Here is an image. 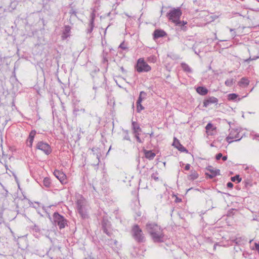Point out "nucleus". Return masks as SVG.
<instances>
[{
    "instance_id": "obj_7",
    "label": "nucleus",
    "mask_w": 259,
    "mask_h": 259,
    "mask_svg": "<svg viewBox=\"0 0 259 259\" xmlns=\"http://www.w3.org/2000/svg\"><path fill=\"white\" fill-rule=\"evenodd\" d=\"M53 218L54 222L58 226L60 229L65 227L67 225V221L63 216L58 212H55L53 214Z\"/></svg>"
},
{
    "instance_id": "obj_14",
    "label": "nucleus",
    "mask_w": 259,
    "mask_h": 259,
    "mask_svg": "<svg viewBox=\"0 0 259 259\" xmlns=\"http://www.w3.org/2000/svg\"><path fill=\"white\" fill-rule=\"evenodd\" d=\"M71 27L69 25H65L62 32L61 37L64 40L70 35Z\"/></svg>"
},
{
    "instance_id": "obj_50",
    "label": "nucleus",
    "mask_w": 259,
    "mask_h": 259,
    "mask_svg": "<svg viewBox=\"0 0 259 259\" xmlns=\"http://www.w3.org/2000/svg\"><path fill=\"white\" fill-rule=\"evenodd\" d=\"M105 226H106V227L108 228V222H105Z\"/></svg>"
},
{
    "instance_id": "obj_58",
    "label": "nucleus",
    "mask_w": 259,
    "mask_h": 259,
    "mask_svg": "<svg viewBox=\"0 0 259 259\" xmlns=\"http://www.w3.org/2000/svg\"><path fill=\"white\" fill-rule=\"evenodd\" d=\"M142 98L143 99V100L144 99V95H142Z\"/></svg>"
},
{
    "instance_id": "obj_34",
    "label": "nucleus",
    "mask_w": 259,
    "mask_h": 259,
    "mask_svg": "<svg viewBox=\"0 0 259 259\" xmlns=\"http://www.w3.org/2000/svg\"><path fill=\"white\" fill-rule=\"evenodd\" d=\"M245 170H246L248 173H252L254 171V168L252 166H246L245 168Z\"/></svg>"
},
{
    "instance_id": "obj_59",
    "label": "nucleus",
    "mask_w": 259,
    "mask_h": 259,
    "mask_svg": "<svg viewBox=\"0 0 259 259\" xmlns=\"http://www.w3.org/2000/svg\"><path fill=\"white\" fill-rule=\"evenodd\" d=\"M253 88L252 89H251L250 92H251L253 90Z\"/></svg>"
},
{
    "instance_id": "obj_55",
    "label": "nucleus",
    "mask_w": 259,
    "mask_h": 259,
    "mask_svg": "<svg viewBox=\"0 0 259 259\" xmlns=\"http://www.w3.org/2000/svg\"><path fill=\"white\" fill-rule=\"evenodd\" d=\"M215 39H218V38H217V37L216 36V34H215Z\"/></svg>"
},
{
    "instance_id": "obj_15",
    "label": "nucleus",
    "mask_w": 259,
    "mask_h": 259,
    "mask_svg": "<svg viewBox=\"0 0 259 259\" xmlns=\"http://www.w3.org/2000/svg\"><path fill=\"white\" fill-rule=\"evenodd\" d=\"M154 39L163 37L166 35V32L161 29H156L153 34Z\"/></svg>"
},
{
    "instance_id": "obj_20",
    "label": "nucleus",
    "mask_w": 259,
    "mask_h": 259,
    "mask_svg": "<svg viewBox=\"0 0 259 259\" xmlns=\"http://www.w3.org/2000/svg\"><path fill=\"white\" fill-rule=\"evenodd\" d=\"M145 156L149 160H152L155 156V154L152 151H144Z\"/></svg>"
},
{
    "instance_id": "obj_33",
    "label": "nucleus",
    "mask_w": 259,
    "mask_h": 259,
    "mask_svg": "<svg viewBox=\"0 0 259 259\" xmlns=\"http://www.w3.org/2000/svg\"><path fill=\"white\" fill-rule=\"evenodd\" d=\"M147 61L150 63H155L156 61V57L155 56L152 55L147 58Z\"/></svg>"
},
{
    "instance_id": "obj_45",
    "label": "nucleus",
    "mask_w": 259,
    "mask_h": 259,
    "mask_svg": "<svg viewBox=\"0 0 259 259\" xmlns=\"http://www.w3.org/2000/svg\"><path fill=\"white\" fill-rule=\"evenodd\" d=\"M254 249L256 250H258V251L259 250V244L258 243H255Z\"/></svg>"
},
{
    "instance_id": "obj_54",
    "label": "nucleus",
    "mask_w": 259,
    "mask_h": 259,
    "mask_svg": "<svg viewBox=\"0 0 259 259\" xmlns=\"http://www.w3.org/2000/svg\"><path fill=\"white\" fill-rule=\"evenodd\" d=\"M230 31H231V32H232V31H234V30H233V29H230Z\"/></svg>"
},
{
    "instance_id": "obj_1",
    "label": "nucleus",
    "mask_w": 259,
    "mask_h": 259,
    "mask_svg": "<svg viewBox=\"0 0 259 259\" xmlns=\"http://www.w3.org/2000/svg\"><path fill=\"white\" fill-rule=\"evenodd\" d=\"M146 229L154 242H163L166 240V237L162 229L158 225L155 223H148L146 225Z\"/></svg>"
},
{
    "instance_id": "obj_40",
    "label": "nucleus",
    "mask_w": 259,
    "mask_h": 259,
    "mask_svg": "<svg viewBox=\"0 0 259 259\" xmlns=\"http://www.w3.org/2000/svg\"><path fill=\"white\" fill-rule=\"evenodd\" d=\"M119 48H121L122 50H126L127 49L126 45L124 44V42H122L119 46Z\"/></svg>"
},
{
    "instance_id": "obj_4",
    "label": "nucleus",
    "mask_w": 259,
    "mask_h": 259,
    "mask_svg": "<svg viewBox=\"0 0 259 259\" xmlns=\"http://www.w3.org/2000/svg\"><path fill=\"white\" fill-rule=\"evenodd\" d=\"M182 14V12L180 8H172L167 13L166 16L168 20L174 23L180 24L179 20Z\"/></svg>"
},
{
    "instance_id": "obj_2",
    "label": "nucleus",
    "mask_w": 259,
    "mask_h": 259,
    "mask_svg": "<svg viewBox=\"0 0 259 259\" xmlns=\"http://www.w3.org/2000/svg\"><path fill=\"white\" fill-rule=\"evenodd\" d=\"M242 128L240 127H231L229 129V134L227 137L226 141L229 144L233 142L239 141L244 136V134L241 133Z\"/></svg>"
},
{
    "instance_id": "obj_9",
    "label": "nucleus",
    "mask_w": 259,
    "mask_h": 259,
    "mask_svg": "<svg viewBox=\"0 0 259 259\" xmlns=\"http://www.w3.org/2000/svg\"><path fill=\"white\" fill-rule=\"evenodd\" d=\"M206 170L210 172H206L205 175H207L210 179H212L217 176L220 175V170L219 169H214L212 166H208L206 167Z\"/></svg>"
},
{
    "instance_id": "obj_60",
    "label": "nucleus",
    "mask_w": 259,
    "mask_h": 259,
    "mask_svg": "<svg viewBox=\"0 0 259 259\" xmlns=\"http://www.w3.org/2000/svg\"><path fill=\"white\" fill-rule=\"evenodd\" d=\"M116 242H117V241H115L114 243H116Z\"/></svg>"
},
{
    "instance_id": "obj_28",
    "label": "nucleus",
    "mask_w": 259,
    "mask_h": 259,
    "mask_svg": "<svg viewBox=\"0 0 259 259\" xmlns=\"http://www.w3.org/2000/svg\"><path fill=\"white\" fill-rule=\"evenodd\" d=\"M105 221H103L102 223V227L103 232L105 233H106L108 236H110L111 233L109 231H108V228H107V227H106V226H105Z\"/></svg>"
},
{
    "instance_id": "obj_31",
    "label": "nucleus",
    "mask_w": 259,
    "mask_h": 259,
    "mask_svg": "<svg viewBox=\"0 0 259 259\" xmlns=\"http://www.w3.org/2000/svg\"><path fill=\"white\" fill-rule=\"evenodd\" d=\"M234 82V79H227L225 82V84L227 87H232Z\"/></svg>"
},
{
    "instance_id": "obj_32",
    "label": "nucleus",
    "mask_w": 259,
    "mask_h": 259,
    "mask_svg": "<svg viewBox=\"0 0 259 259\" xmlns=\"http://www.w3.org/2000/svg\"><path fill=\"white\" fill-rule=\"evenodd\" d=\"M231 180L232 182L237 181V183H239L241 181V178L240 177L239 175H237L234 177L231 178Z\"/></svg>"
},
{
    "instance_id": "obj_3",
    "label": "nucleus",
    "mask_w": 259,
    "mask_h": 259,
    "mask_svg": "<svg viewBox=\"0 0 259 259\" xmlns=\"http://www.w3.org/2000/svg\"><path fill=\"white\" fill-rule=\"evenodd\" d=\"M131 234L133 238L139 243H142L145 241V237L142 230L138 225L133 226L131 230Z\"/></svg>"
},
{
    "instance_id": "obj_53",
    "label": "nucleus",
    "mask_w": 259,
    "mask_h": 259,
    "mask_svg": "<svg viewBox=\"0 0 259 259\" xmlns=\"http://www.w3.org/2000/svg\"><path fill=\"white\" fill-rule=\"evenodd\" d=\"M255 138L259 137V135H258V134L255 135Z\"/></svg>"
},
{
    "instance_id": "obj_46",
    "label": "nucleus",
    "mask_w": 259,
    "mask_h": 259,
    "mask_svg": "<svg viewBox=\"0 0 259 259\" xmlns=\"http://www.w3.org/2000/svg\"><path fill=\"white\" fill-rule=\"evenodd\" d=\"M222 158L223 161H226L227 160L228 157L227 155L223 156Z\"/></svg>"
},
{
    "instance_id": "obj_10",
    "label": "nucleus",
    "mask_w": 259,
    "mask_h": 259,
    "mask_svg": "<svg viewBox=\"0 0 259 259\" xmlns=\"http://www.w3.org/2000/svg\"><path fill=\"white\" fill-rule=\"evenodd\" d=\"M36 132L35 130H32L29 134V136L26 140V145L31 148L32 147L33 142L34 141V137L36 135Z\"/></svg>"
},
{
    "instance_id": "obj_19",
    "label": "nucleus",
    "mask_w": 259,
    "mask_h": 259,
    "mask_svg": "<svg viewBox=\"0 0 259 259\" xmlns=\"http://www.w3.org/2000/svg\"><path fill=\"white\" fill-rule=\"evenodd\" d=\"M174 145L181 152H188V150L186 149L185 147H184L182 145H181L180 142L178 141L177 142L174 143Z\"/></svg>"
},
{
    "instance_id": "obj_25",
    "label": "nucleus",
    "mask_w": 259,
    "mask_h": 259,
    "mask_svg": "<svg viewBox=\"0 0 259 259\" xmlns=\"http://www.w3.org/2000/svg\"><path fill=\"white\" fill-rule=\"evenodd\" d=\"M142 95H144V99L146 98V97L147 96V93L144 91H141L140 93L139 96L138 97V100L137 101V103L140 104L142 103L143 99L142 98Z\"/></svg>"
},
{
    "instance_id": "obj_29",
    "label": "nucleus",
    "mask_w": 259,
    "mask_h": 259,
    "mask_svg": "<svg viewBox=\"0 0 259 259\" xmlns=\"http://www.w3.org/2000/svg\"><path fill=\"white\" fill-rule=\"evenodd\" d=\"M258 58L259 56H254L253 57H250L249 58H247L246 59H243L242 61V63H249L250 61L256 60Z\"/></svg>"
},
{
    "instance_id": "obj_48",
    "label": "nucleus",
    "mask_w": 259,
    "mask_h": 259,
    "mask_svg": "<svg viewBox=\"0 0 259 259\" xmlns=\"http://www.w3.org/2000/svg\"><path fill=\"white\" fill-rule=\"evenodd\" d=\"M180 201H181V199H179L178 198H177L176 202H180Z\"/></svg>"
},
{
    "instance_id": "obj_35",
    "label": "nucleus",
    "mask_w": 259,
    "mask_h": 259,
    "mask_svg": "<svg viewBox=\"0 0 259 259\" xmlns=\"http://www.w3.org/2000/svg\"><path fill=\"white\" fill-rule=\"evenodd\" d=\"M144 109V107L142 106L141 103L140 104L137 103V111L140 113L142 110Z\"/></svg>"
},
{
    "instance_id": "obj_12",
    "label": "nucleus",
    "mask_w": 259,
    "mask_h": 259,
    "mask_svg": "<svg viewBox=\"0 0 259 259\" xmlns=\"http://www.w3.org/2000/svg\"><path fill=\"white\" fill-rule=\"evenodd\" d=\"M54 175L61 183H65L66 176L63 172L55 170L54 171Z\"/></svg>"
},
{
    "instance_id": "obj_5",
    "label": "nucleus",
    "mask_w": 259,
    "mask_h": 259,
    "mask_svg": "<svg viewBox=\"0 0 259 259\" xmlns=\"http://www.w3.org/2000/svg\"><path fill=\"white\" fill-rule=\"evenodd\" d=\"M87 201L82 197H81L76 201L77 211L82 218H85L87 217Z\"/></svg>"
},
{
    "instance_id": "obj_47",
    "label": "nucleus",
    "mask_w": 259,
    "mask_h": 259,
    "mask_svg": "<svg viewBox=\"0 0 259 259\" xmlns=\"http://www.w3.org/2000/svg\"><path fill=\"white\" fill-rule=\"evenodd\" d=\"M217 245H218V243H215V244H214V245H213V249H214V250H215L216 249V247H217Z\"/></svg>"
},
{
    "instance_id": "obj_41",
    "label": "nucleus",
    "mask_w": 259,
    "mask_h": 259,
    "mask_svg": "<svg viewBox=\"0 0 259 259\" xmlns=\"http://www.w3.org/2000/svg\"><path fill=\"white\" fill-rule=\"evenodd\" d=\"M234 250H235V251H236V252H238V251H240V252L241 253V254H242V255H244V253H242L241 249V248L239 247V246H237L234 247Z\"/></svg>"
},
{
    "instance_id": "obj_11",
    "label": "nucleus",
    "mask_w": 259,
    "mask_h": 259,
    "mask_svg": "<svg viewBox=\"0 0 259 259\" xmlns=\"http://www.w3.org/2000/svg\"><path fill=\"white\" fill-rule=\"evenodd\" d=\"M218 99L214 97H209L203 101V107H207L209 105L211 104H218Z\"/></svg>"
},
{
    "instance_id": "obj_13",
    "label": "nucleus",
    "mask_w": 259,
    "mask_h": 259,
    "mask_svg": "<svg viewBox=\"0 0 259 259\" xmlns=\"http://www.w3.org/2000/svg\"><path fill=\"white\" fill-rule=\"evenodd\" d=\"M85 112V110L84 108H80L79 106H77L76 104H74L73 114L76 117L79 116L81 113H84Z\"/></svg>"
},
{
    "instance_id": "obj_18",
    "label": "nucleus",
    "mask_w": 259,
    "mask_h": 259,
    "mask_svg": "<svg viewBox=\"0 0 259 259\" xmlns=\"http://www.w3.org/2000/svg\"><path fill=\"white\" fill-rule=\"evenodd\" d=\"M249 84V80L247 78L242 77L238 82L240 87H246Z\"/></svg>"
},
{
    "instance_id": "obj_6",
    "label": "nucleus",
    "mask_w": 259,
    "mask_h": 259,
    "mask_svg": "<svg viewBox=\"0 0 259 259\" xmlns=\"http://www.w3.org/2000/svg\"><path fill=\"white\" fill-rule=\"evenodd\" d=\"M135 68L137 72H147L151 70V67L145 62L143 58L138 60Z\"/></svg>"
},
{
    "instance_id": "obj_42",
    "label": "nucleus",
    "mask_w": 259,
    "mask_h": 259,
    "mask_svg": "<svg viewBox=\"0 0 259 259\" xmlns=\"http://www.w3.org/2000/svg\"><path fill=\"white\" fill-rule=\"evenodd\" d=\"M223 156V155L222 153H220L216 155L215 158L217 160H220Z\"/></svg>"
},
{
    "instance_id": "obj_38",
    "label": "nucleus",
    "mask_w": 259,
    "mask_h": 259,
    "mask_svg": "<svg viewBox=\"0 0 259 259\" xmlns=\"http://www.w3.org/2000/svg\"><path fill=\"white\" fill-rule=\"evenodd\" d=\"M124 132H125V135L123 138V140L130 141V137L128 135L127 131H124Z\"/></svg>"
},
{
    "instance_id": "obj_23",
    "label": "nucleus",
    "mask_w": 259,
    "mask_h": 259,
    "mask_svg": "<svg viewBox=\"0 0 259 259\" xmlns=\"http://www.w3.org/2000/svg\"><path fill=\"white\" fill-rule=\"evenodd\" d=\"M238 95L235 93H231L228 95V100L229 101H236Z\"/></svg>"
},
{
    "instance_id": "obj_26",
    "label": "nucleus",
    "mask_w": 259,
    "mask_h": 259,
    "mask_svg": "<svg viewBox=\"0 0 259 259\" xmlns=\"http://www.w3.org/2000/svg\"><path fill=\"white\" fill-rule=\"evenodd\" d=\"M51 180L49 178L46 177V178H44V179L43 180V185L46 187H47V188L50 187L51 186Z\"/></svg>"
},
{
    "instance_id": "obj_21",
    "label": "nucleus",
    "mask_w": 259,
    "mask_h": 259,
    "mask_svg": "<svg viewBox=\"0 0 259 259\" xmlns=\"http://www.w3.org/2000/svg\"><path fill=\"white\" fill-rule=\"evenodd\" d=\"M181 67L183 70L188 73H191L192 72V70L191 67L186 63L184 62H182L181 64Z\"/></svg>"
},
{
    "instance_id": "obj_44",
    "label": "nucleus",
    "mask_w": 259,
    "mask_h": 259,
    "mask_svg": "<svg viewBox=\"0 0 259 259\" xmlns=\"http://www.w3.org/2000/svg\"><path fill=\"white\" fill-rule=\"evenodd\" d=\"M190 166H191V165H190V164H187L186 165L185 167V169L186 170H189V169H190Z\"/></svg>"
},
{
    "instance_id": "obj_43",
    "label": "nucleus",
    "mask_w": 259,
    "mask_h": 259,
    "mask_svg": "<svg viewBox=\"0 0 259 259\" xmlns=\"http://www.w3.org/2000/svg\"><path fill=\"white\" fill-rule=\"evenodd\" d=\"M227 186L228 188H232L233 187V184L231 182H228L227 184Z\"/></svg>"
},
{
    "instance_id": "obj_22",
    "label": "nucleus",
    "mask_w": 259,
    "mask_h": 259,
    "mask_svg": "<svg viewBox=\"0 0 259 259\" xmlns=\"http://www.w3.org/2000/svg\"><path fill=\"white\" fill-rule=\"evenodd\" d=\"M179 22L180 24L175 23V25L177 26L180 27L182 30L186 31L187 30V27L185 25L187 24V22H185L184 21H181L180 20H179Z\"/></svg>"
},
{
    "instance_id": "obj_56",
    "label": "nucleus",
    "mask_w": 259,
    "mask_h": 259,
    "mask_svg": "<svg viewBox=\"0 0 259 259\" xmlns=\"http://www.w3.org/2000/svg\"><path fill=\"white\" fill-rule=\"evenodd\" d=\"M225 41L224 40H220L219 41Z\"/></svg>"
},
{
    "instance_id": "obj_39",
    "label": "nucleus",
    "mask_w": 259,
    "mask_h": 259,
    "mask_svg": "<svg viewBox=\"0 0 259 259\" xmlns=\"http://www.w3.org/2000/svg\"><path fill=\"white\" fill-rule=\"evenodd\" d=\"M213 127V125L212 124H211V123H208L206 127H205V129L206 131H209L210 130H211Z\"/></svg>"
},
{
    "instance_id": "obj_27",
    "label": "nucleus",
    "mask_w": 259,
    "mask_h": 259,
    "mask_svg": "<svg viewBox=\"0 0 259 259\" xmlns=\"http://www.w3.org/2000/svg\"><path fill=\"white\" fill-rule=\"evenodd\" d=\"M107 53L106 52H105L104 51H103V60H102V63L103 64H106V68L108 67V59H107Z\"/></svg>"
},
{
    "instance_id": "obj_17",
    "label": "nucleus",
    "mask_w": 259,
    "mask_h": 259,
    "mask_svg": "<svg viewBox=\"0 0 259 259\" xmlns=\"http://www.w3.org/2000/svg\"><path fill=\"white\" fill-rule=\"evenodd\" d=\"M196 92L202 96H205L208 93V90L204 87H198L196 88Z\"/></svg>"
},
{
    "instance_id": "obj_51",
    "label": "nucleus",
    "mask_w": 259,
    "mask_h": 259,
    "mask_svg": "<svg viewBox=\"0 0 259 259\" xmlns=\"http://www.w3.org/2000/svg\"><path fill=\"white\" fill-rule=\"evenodd\" d=\"M43 209H44L46 211H47V210H48V208H47V207H43Z\"/></svg>"
},
{
    "instance_id": "obj_49",
    "label": "nucleus",
    "mask_w": 259,
    "mask_h": 259,
    "mask_svg": "<svg viewBox=\"0 0 259 259\" xmlns=\"http://www.w3.org/2000/svg\"><path fill=\"white\" fill-rule=\"evenodd\" d=\"M120 69H121V70L122 72H124V71H125V70H124V69L123 68V67H121L120 68Z\"/></svg>"
},
{
    "instance_id": "obj_37",
    "label": "nucleus",
    "mask_w": 259,
    "mask_h": 259,
    "mask_svg": "<svg viewBox=\"0 0 259 259\" xmlns=\"http://www.w3.org/2000/svg\"><path fill=\"white\" fill-rule=\"evenodd\" d=\"M134 133L135 134V136L137 141L139 143H142L143 141L140 138V137H139L140 134H139V132H136V133Z\"/></svg>"
},
{
    "instance_id": "obj_36",
    "label": "nucleus",
    "mask_w": 259,
    "mask_h": 259,
    "mask_svg": "<svg viewBox=\"0 0 259 259\" xmlns=\"http://www.w3.org/2000/svg\"><path fill=\"white\" fill-rule=\"evenodd\" d=\"M158 176V172H155V173H153L151 175V178H152V179L154 180L155 181H157L159 180Z\"/></svg>"
},
{
    "instance_id": "obj_30",
    "label": "nucleus",
    "mask_w": 259,
    "mask_h": 259,
    "mask_svg": "<svg viewBox=\"0 0 259 259\" xmlns=\"http://www.w3.org/2000/svg\"><path fill=\"white\" fill-rule=\"evenodd\" d=\"M198 177V174L196 172L194 171L189 176L188 179L190 180H194L196 179Z\"/></svg>"
},
{
    "instance_id": "obj_24",
    "label": "nucleus",
    "mask_w": 259,
    "mask_h": 259,
    "mask_svg": "<svg viewBox=\"0 0 259 259\" xmlns=\"http://www.w3.org/2000/svg\"><path fill=\"white\" fill-rule=\"evenodd\" d=\"M132 127L134 130V133L138 132V131H141V128H140L139 124L136 121H132Z\"/></svg>"
},
{
    "instance_id": "obj_16",
    "label": "nucleus",
    "mask_w": 259,
    "mask_h": 259,
    "mask_svg": "<svg viewBox=\"0 0 259 259\" xmlns=\"http://www.w3.org/2000/svg\"><path fill=\"white\" fill-rule=\"evenodd\" d=\"M94 20L95 14L92 13L91 15V19L90 21V23L89 25V28L87 30V32L88 33H91L93 30L94 27Z\"/></svg>"
},
{
    "instance_id": "obj_57",
    "label": "nucleus",
    "mask_w": 259,
    "mask_h": 259,
    "mask_svg": "<svg viewBox=\"0 0 259 259\" xmlns=\"http://www.w3.org/2000/svg\"><path fill=\"white\" fill-rule=\"evenodd\" d=\"M240 100H241V99H240V98H238L237 100H238V101H240Z\"/></svg>"
},
{
    "instance_id": "obj_8",
    "label": "nucleus",
    "mask_w": 259,
    "mask_h": 259,
    "mask_svg": "<svg viewBox=\"0 0 259 259\" xmlns=\"http://www.w3.org/2000/svg\"><path fill=\"white\" fill-rule=\"evenodd\" d=\"M36 148L42 151L46 155H49L52 152L51 146L43 141L38 142L36 144Z\"/></svg>"
},
{
    "instance_id": "obj_52",
    "label": "nucleus",
    "mask_w": 259,
    "mask_h": 259,
    "mask_svg": "<svg viewBox=\"0 0 259 259\" xmlns=\"http://www.w3.org/2000/svg\"><path fill=\"white\" fill-rule=\"evenodd\" d=\"M153 136V132H152V133L150 134V137H152Z\"/></svg>"
}]
</instances>
